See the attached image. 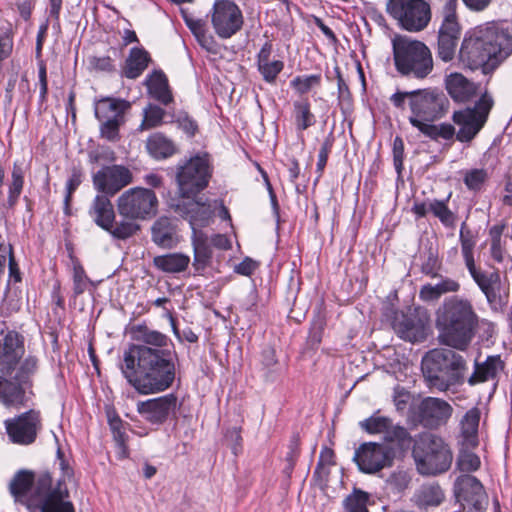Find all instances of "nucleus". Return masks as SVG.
<instances>
[{
	"label": "nucleus",
	"mask_w": 512,
	"mask_h": 512,
	"mask_svg": "<svg viewBox=\"0 0 512 512\" xmlns=\"http://www.w3.org/2000/svg\"><path fill=\"white\" fill-rule=\"evenodd\" d=\"M132 338L138 344H131L130 346H150L154 349H170V339L167 335L150 329L146 325H136L132 328Z\"/></svg>",
	"instance_id": "32"
},
{
	"label": "nucleus",
	"mask_w": 512,
	"mask_h": 512,
	"mask_svg": "<svg viewBox=\"0 0 512 512\" xmlns=\"http://www.w3.org/2000/svg\"><path fill=\"white\" fill-rule=\"evenodd\" d=\"M175 212L188 220L192 233L202 232L201 228L207 226L212 218L213 210L207 201L202 198L197 200L191 198H182L175 204Z\"/></svg>",
	"instance_id": "21"
},
{
	"label": "nucleus",
	"mask_w": 512,
	"mask_h": 512,
	"mask_svg": "<svg viewBox=\"0 0 512 512\" xmlns=\"http://www.w3.org/2000/svg\"><path fill=\"white\" fill-rule=\"evenodd\" d=\"M444 86L451 99L458 104L469 103L483 93L480 83L468 79L459 72L447 74L444 78Z\"/></svg>",
	"instance_id": "23"
},
{
	"label": "nucleus",
	"mask_w": 512,
	"mask_h": 512,
	"mask_svg": "<svg viewBox=\"0 0 512 512\" xmlns=\"http://www.w3.org/2000/svg\"><path fill=\"white\" fill-rule=\"evenodd\" d=\"M150 61L151 57L144 48H131L123 68V76L128 79L138 78L148 67Z\"/></svg>",
	"instance_id": "35"
},
{
	"label": "nucleus",
	"mask_w": 512,
	"mask_h": 512,
	"mask_svg": "<svg viewBox=\"0 0 512 512\" xmlns=\"http://www.w3.org/2000/svg\"><path fill=\"white\" fill-rule=\"evenodd\" d=\"M359 426L369 434H383L386 442H396L401 448H408L412 444V437L407 429L393 425L392 420L380 415L379 411L360 421Z\"/></svg>",
	"instance_id": "18"
},
{
	"label": "nucleus",
	"mask_w": 512,
	"mask_h": 512,
	"mask_svg": "<svg viewBox=\"0 0 512 512\" xmlns=\"http://www.w3.org/2000/svg\"><path fill=\"white\" fill-rule=\"evenodd\" d=\"M211 22L218 37L229 39L242 29L244 18L236 3L218 0L213 5Z\"/></svg>",
	"instance_id": "15"
},
{
	"label": "nucleus",
	"mask_w": 512,
	"mask_h": 512,
	"mask_svg": "<svg viewBox=\"0 0 512 512\" xmlns=\"http://www.w3.org/2000/svg\"><path fill=\"white\" fill-rule=\"evenodd\" d=\"M393 450L383 444L367 442L361 444L354 453L353 460L359 470L366 474H375L393 463Z\"/></svg>",
	"instance_id": "16"
},
{
	"label": "nucleus",
	"mask_w": 512,
	"mask_h": 512,
	"mask_svg": "<svg viewBox=\"0 0 512 512\" xmlns=\"http://www.w3.org/2000/svg\"><path fill=\"white\" fill-rule=\"evenodd\" d=\"M82 182V172L79 169H73L69 179L66 182V196L64 199L65 204V213L68 214V210L70 207V201L72 199V194L79 187Z\"/></svg>",
	"instance_id": "55"
},
{
	"label": "nucleus",
	"mask_w": 512,
	"mask_h": 512,
	"mask_svg": "<svg viewBox=\"0 0 512 512\" xmlns=\"http://www.w3.org/2000/svg\"><path fill=\"white\" fill-rule=\"evenodd\" d=\"M212 170L209 155H195L179 165L176 180L182 198H191L204 190L209 183Z\"/></svg>",
	"instance_id": "10"
},
{
	"label": "nucleus",
	"mask_w": 512,
	"mask_h": 512,
	"mask_svg": "<svg viewBox=\"0 0 512 512\" xmlns=\"http://www.w3.org/2000/svg\"><path fill=\"white\" fill-rule=\"evenodd\" d=\"M4 424L13 443L30 445L36 440L37 433L41 429L40 412L31 409L17 417L5 420Z\"/></svg>",
	"instance_id": "19"
},
{
	"label": "nucleus",
	"mask_w": 512,
	"mask_h": 512,
	"mask_svg": "<svg viewBox=\"0 0 512 512\" xmlns=\"http://www.w3.org/2000/svg\"><path fill=\"white\" fill-rule=\"evenodd\" d=\"M387 12L408 32L424 30L431 20V8L425 0H389Z\"/></svg>",
	"instance_id": "11"
},
{
	"label": "nucleus",
	"mask_w": 512,
	"mask_h": 512,
	"mask_svg": "<svg viewBox=\"0 0 512 512\" xmlns=\"http://www.w3.org/2000/svg\"><path fill=\"white\" fill-rule=\"evenodd\" d=\"M424 136L431 140L438 141L439 139L451 140L456 137L455 127L450 123L433 124L428 122L425 125H421L418 129Z\"/></svg>",
	"instance_id": "44"
},
{
	"label": "nucleus",
	"mask_w": 512,
	"mask_h": 512,
	"mask_svg": "<svg viewBox=\"0 0 512 512\" xmlns=\"http://www.w3.org/2000/svg\"><path fill=\"white\" fill-rule=\"evenodd\" d=\"M284 63L280 60H273L258 66V71L267 83H274L279 73L283 70Z\"/></svg>",
	"instance_id": "53"
},
{
	"label": "nucleus",
	"mask_w": 512,
	"mask_h": 512,
	"mask_svg": "<svg viewBox=\"0 0 512 512\" xmlns=\"http://www.w3.org/2000/svg\"><path fill=\"white\" fill-rule=\"evenodd\" d=\"M440 267L438 256L432 250H429L426 260L421 265V272L431 278H437V270Z\"/></svg>",
	"instance_id": "58"
},
{
	"label": "nucleus",
	"mask_w": 512,
	"mask_h": 512,
	"mask_svg": "<svg viewBox=\"0 0 512 512\" xmlns=\"http://www.w3.org/2000/svg\"><path fill=\"white\" fill-rule=\"evenodd\" d=\"M152 241L159 247L170 249L177 245L176 226L168 217H160L151 228Z\"/></svg>",
	"instance_id": "30"
},
{
	"label": "nucleus",
	"mask_w": 512,
	"mask_h": 512,
	"mask_svg": "<svg viewBox=\"0 0 512 512\" xmlns=\"http://www.w3.org/2000/svg\"><path fill=\"white\" fill-rule=\"evenodd\" d=\"M131 107L130 102L124 99L103 97L94 103V114L97 120H114L124 118V114Z\"/></svg>",
	"instance_id": "29"
},
{
	"label": "nucleus",
	"mask_w": 512,
	"mask_h": 512,
	"mask_svg": "<svg viewBox=\"0 0 512 512\" xmlns=\"http://www.w3.org/2000/svg\"><path fill=\"white\" fill-rule=\"evenodd\" d=\"M454 494L463 512H485L488 496L482 483L471 474H461L454 482Z\"/></svg>",
	"instance_id": "13"
},
{
	"label": "nucleus",
	"mask_w": 512,
	"mask_h": 512,
	"mask_svg": "<svg viewBox=\"0 0 512 512\" xmlns=\"http://www.w3.org/2000/svg\"><path fill=\"white\" fill-rule=\"evenodd\" d=\"M175 359L172 349L129 346L123 353L121 372L139 394L160 393L170 388L175 380Z\"/></svg>",
	"instance_id": "2"
},
{
	"label": "nucleus",
	"mask_w": 512,
	"mask_h": 512,
	"mask_svg": "<svg viewBox=\"0 0 512 512\" xmlns=\"http://www.w3.org/2000/svg\"><path fill=\"white\" fill-rule=\"evenodd\" d=\"M177 397L170 393L137 403L138 413L151 424H163L177 409Z\"/></svg>",
	"instance_id": "22"
},
{
	"label": "nucleus",
	"mask_w": 512,
	"mask_h": 512,
	"mask_svg": "<svg viewBox=\"0 0 512 512\" xmlns=\"http://www.w3.org/2000/svg\"><path fill=\"white\" fill-rule=\"evenodd\" d=\"M148 94L163 105L173 101V95L169 87L168 78L161 70H155L145 80Z\"/></svg>",
	"instance_id": "31"
},
{
	"label": "nucleus",
	"mask_w": 512,
	"mask_h": 512,
	"mask_svg": "<svg viewBox=\"0 0 512 512\" xmlns=\"http://www.w3.org/2000/svg\"><path fill=\"white\" fill-rule=\"evenodd\" d=\"M457 0H446L442 8V22L438 35L460 38L461 27L456 14Z\"/></svg>",
	"instance_id": "37"
},
{
	"label": "nucleus",
	"mask_w": 512,
	"mask_h": 512,
	"mask_svg": "<svg viewBox=\"0 0 512 512\" xmlns=\"http://www.w3.org/2000/svg\"><path fill=\"white\" fill-rule=\"evenodd\" d=\"M88 214L98 227L103 230L108 229L110 223L115 221V211L110 196L97 194L91 202Z\"/></svg>",
	"instance_id": "28"
},
{
	"label": "nucleus",
	"mask_w": 512,
	"mask_h": 512,
	"mask_svg": "<svg viewBox=\"0 0 512 512\" xmlns=\"http://www.w3.org/2000/svg\"><path fill=\"white\" fill-rule=\"evenodd\" d=\"M116 205L119 215L123 218L145 220L156 214L158 199L154 191L134 187L122 193Z\"/></svg>",
	"instance_id": "12"
},
{
	"label": "nucleus",
	"mask_w": 512,
	"mask_h": 512,
	"mask_svg": "<svg viewBox=\"0 0 512 512\" xmlns=\"http://www.w3.org/2000/svg\"><path fill=\"white\" fill-rule=\"evenodd\" d=\"M512 53V36L495 23L476 27L463 39L459 59L470 70L484 68L495 60L500 62Z\"/></svg>",
	"instance_id": "4"
},
{
	"label": "nucleus",
	"mask_w": 512,
	"mask_h": 512,
	"mask_svg": "<svg viewBox=\"0 0 512 512\" xmlns=\"http://www.w3.org/2000/svg\"><path fill=\"white\" fill-rule=\"evenodd\" d=\"M133 181L132 172L123 165H106L92 176V183L99 193L114 196Z\"/></svg>",
	"instance_id": "17"
},
{
	"label": "nucleus",
	"mask_w": 512,
	"mask_h": 512,
	"mask_svg": "<svg viewBox=\"0 0 512 512\" xmlns=\"http://www.w3.org/2000/svg\"><path fill=\"white\" fill-rule=\"evenodd\" d=\"M436 284L427 283L419 291V298L424 302L437 301L442 295L456 293L460 290V283L452 278L439 275Z\"/></svg>",
	"instance_id": "33"
},
{
	"label": "nucleus",
	"mask_w": 512,
	"mask_h": 512,
	"mask_svg": "<svg viewBox=\"0 0 512 512\" xmlns=\"http://www.w3.org/2000/svg\"><path fill=\"white\" fill-rule=\"evenodd\" d=\"M392 328L399 338L408 342H421L427 336L425 322L416 315L396 312Z\"/></svg>",
	"instance_id": "24"
},
{
	"label": "nucleus",
	"mask_w": 512,
	"mask_h": 512,
	"mask_svg": "<svg viewBox=\"0 0 512 512\" xmlns=\"http://www.w3.org/2000/svg\"><path fill=\"white\" fill-rule=\"evenodd\" d=\"M225 439L229 443L234 455H237L242 447V437L240 428L233 427L225 433Z\"/></svg>",
	"instance_id": "61"
},
{
	"label": "nucleus",
	"mask_w": 512,
	"mask_h": 512,
	"mask_svg": "<svg viewBox=\"0 0 512 512\" xmlns=\"http://www.w3.org/2000/svg\"><path fill=\"white\" fill-rule=\"evenodd\" d=\"M100 125V135L108 141H117L119 139V128L124 123V118L114 120H98Z\"/></svg>",
	"instance_id": "52"
},
{
	"label": "nucleus",
	"mask_w": 512,
	"mask_h": 512,
	"mask_svg": "<svg viewBox=\"0 0 512 512\" xmlns=\"http://www.w3.org/2000/svg\"><path fill=\"white\" fill-rule=\"evenodd\" d=\"M445 498L444 492L437 483L421 485L413 495V502L420 509L439 506Z\"/></svg>",
	"instance_id": "34"
},
{
	"label": "nucleus",
	"mask_w": 512,
	"mask_h": 512,
	"mask_svg": "<svg viewBox=\"0 0 512 512\" xmlns=\"http://www.w3.org/2000/svg\"><path fill=\"white\" fill-rule=\"evenodd\" d=\"M136 219H127L124 218L119 222L110 223L108 229L104 231L108 232L112 238L116 240H126L132 236H134L138 230H140V226L135 222Z\"/></svg>",
	"instance_id": "45"
},
{
	"label": "nucleus",
	"mask_w": 512,
	"mask_h": 512,
	"mask_svg": "<svg viewBox=\"0 0 512 512\" xmlns=\"http://www.w3.org/2000/svg\"><path fill=\"white\" fill-rule=\"evenodd\" d=\"M494 103L493 96L485 89L473 106L453 112L452 120L459 127L456 134L459 142L469 143L478 135L487 123Z\"/></svg>",
	"instance_id": "9"
},
{
	"label": "nucleus",
	"mask_w": 512,
	"mask_h": 512,
	"mask_svg": "<svg viewBox=\"0 0 512 512\" xmlns=\"http://www.w3.org/2000/svg\"><path fill=\"white\" fill-rule=\"evenodd\" d=\"M146 148L148 153L157 160L169 158L176 152L174 143L160 132L148 137Z\"/></svg>",
	"instance_id": "39"
},
{
	"label": "nucleus",
	"mask_w": 512,
	"mask_h": 512,
	"mask_svg": "<svg viewBox=\"0 0 512 512\" xmlns=\"http://www.w3.org/2000/svg\"><path fill=\"white\" fill-rule=\"evenodd\" d=\"M34 484V474L30 471L21 470L15 474L9 484L10 493L17 501L26 498Z\"/></svg>",
	"instance_id": "40"
},
{
	"label": "nucleus",
	"mask_w": 512,
	"mask_h": 512,
	"mask_svg": "<svg viewBox=\"0 0 512 512\" xmlns=\"http://www.w3.org/2000/svg\"><path fill=\"white\" fill-rule=\"evenodd\" d=\"M392 105L403 110L406 102L410 109L409 123L416 129L428 122L441 119L448 111L449 100L443 91L437 88H425L412 91L397 90L389 98Z\"/></svg>",
	"instance_id": "6"
},
{
	"label": "nucleus",
	"mask_w": 512,
	"mask_h": 512,
	"mask_svg": "<svg viewBox=\"0 0 512 512\" xmlns=\"http://www.w3.org/2000/svg\"><path fill=\"white\" fill-rule=\"evenodd\" d=\"M333 456L334 453L329 448H324L320 453L319 462L317 463V466L314 471V476H320L322 473L325 475L328 474V472L324 469V464L331 465L333 464Z\"/></svg>",
	"instance_id": "64"
},
{
	"label": "nucleus",
	"mask_w": 512,
	"mask_h": 512,
	"mask_svg": "<svg viewBox=\"0 0 512 512\" xmlns=\"http://www.w3.org/2000/svg\"><path fill=\"white\" fill-rule=\"evenodd\" d=\"M479 327V317L470 300L446 298L436 311L438 340L442 345L465 351Z\"/></svg>",
	"instance_id": "3"
},
{
	"label": "nucleus",
	"mask_w": 512,
	"mask_h": 512,
	"mask_svg": "<svg viewBox=\"0 0 512 512\" xmlns=\"http://www.w3.org/2000/svg\"><path fill=\"white\" fill-rule=\"evenodd\" d=\"M410 476L405 471H395L388 478L387 482L391 488L396 490L397 492H402L405 490L410 483Z\"/></svg>",
	"instance_id": "59"
},
{
	"label": "nucleus",
	"mask_w": 512,
	"mask_h": 512,
	"mask_svg": "<svg viewBox=\"0 0 512 512\" xmlns=\"http://www.w3.org/2000/svg\"><path fill=\"white\" fill-rule=\"evenodd\" d=\"M25 355V337L14 329L0 330V403L7 408L25 406L39 359Z\"/></svg>",
	"instance_id": "1"
},
{
	"label": "nucleus",
	"mask_w": 512,
	"mask_h": 512,
	"mask_svg": "<svg viewBox=\"0 0 512 512\" xmlns=\"http://www.w3.org/2000/svg\"><path fill=\"white\" fill-rule=\"evenodd\" d=\"M192 246L194 251L193 266L196 271L203 270L212 258L209 238L203 232H194L192 233Z\"/></svg>",
	"instance_id": "38"
},
{
	"label": "nucleus",
	"mask_w": 512,
	"mask_h": 512,
	"mask_svg": "<svg viewBox=\"0 0 512 512\" xmlns=\"http://www.w3.org/2000/svg\"><path fill=\"white\" fill-rule=\"evenodd\" d=\"M481 411L478 407L469 409L459 422L457 435L458 447H477L479 444L478 428Z\"/></svg>",
	"instance_id": "27"
},
{
	"label": "nucleus",
	"mask_w": 512,
	"mask_h": 512,
	"mask_svg": "<svg viewBox=\"0 0 512 512\" xmlns=\"http://www.w3.org/2000/svg\"><path fill=\"white\" fill-rule=\"evenodd\" d=\"M459 38L438 35V57L444 61H451L456 52Z\"/></svg>",
	"instance_id": "48"
},
{
	"label": "nucleus",
	"mask_w": 512,
	"mask_h": 512,
	"mask_svg": "<svg viewBox=\"0 0 512 512\" xmlns=\"http://www.w3.org/2000/svg\"><path fill=\"white\" fill-rule=\"evenodd\" d=\"M144 117L142 123L139 126V130H148L160 126L163 123L165 116V110L161 107L149 104L144 109Z\"/></svg>",
	"instance_id": "47"
},
{
	"label": "nucleus",
	"mask_w": 512,
	"mask_h": 512,
	"mask_svg": "<svg viewBox=\"0 0 512 512\" xmlns=\"http://www.w3.org/2000/svg\"><path fill=\"white\" fill-rule=\"evenodd\" d=\"M412 455L418 471L424 475L446 472L453 460L452 452L445 441L431 433H421L413 440Z\"/></svg>",
	"instance_id": "8"
},
{
	"label": "nucleus",
	"mask_w": 512,
	"mask_h": 512,
	"mask_svg": "<svg viewBox=\"0 0 512 512\" xmlns=\"http://www.w3.org/2000/svg\"><path fill=\"white\" fill-rule=\"evenodd\" d=\"M471 277L485 295L490 305H498L502 303L501 297V278L498 271L484 272L476 268V265L467 267Z\"/></svg>",
	"instance_id": "25"
},
{
	"label": "nucleus",
	"mask_w": 512,
	"mask_h": 512,
	"mask_svg": "<svg viewBox=\"0 0 512 512\" xmlns=\"http://www.w3.org/2000/svg\"><path fill=\"white\" fill-rule=\"evenodd\" d=\"M460 243H461V251L462 255L465 261L466 267L472 266L475 264L474 256H473V249L475 246V239L472 231L469 233H466L464 237L459 236Z\"/></svg>",
	"instance_id": "54"
},
{
	"label": "nucleus",
	"mask_w": 512,
	"mask_h": 512,
	"mask_svg": "<svg viewBox=\"0 0 512 512\" xmlns=\"http://www.w3.org/2000/svg\"><path fill=\"white\" fill-rule=\"evenodd\" d=\"M404 159V142L401 137L397 136L393 142V162L398 173H401Z\"/></svg>",
	"instance_id": "62"
},
{
	"label": "nucleus",
	"mask_w": 512,
	"mask_h": 512,
	"mask_svg": "<svg viewBox=\"0 0 512 512\" xmlns=\"http://www.w3.org/2000/svg\"><path fill=\"white\" fill-rule=\"evenodd\" d=\"M91 283L90 279L86 275L83 266L79 262H75L73 265V293L74 296L83 294L88 284Z\"/></svg>",
	"instance_id": "51"
},
{
	"label": "nucleus",
	"mask_w": 512,
	"mask_h": 512,
	"mask_svg": "<svg viewBox=\"0 0 512 512\" xmlns=\"http://www.w3.org/2000/svg\"><path fill=\"white\" fill-rule=\"evenodd\" d=\"M453 348H435L422 358V372L428 385L440 392L462 385L467 371L466 359Z\"/></svg>",
	"instance_id": "5"
},
{
	"label": "nucleus",
	"mask_w": 512,
	"mask_h": 512,
	"mask_svg": "<svg viewBox=\"0 0 512 512\" xmlns=\"http://www.w3.org/2000/svg\"><path fill=\"white\" fill-rule=\"evenodd\" d=\"M368 494L361 490H354L344 500V506L347 512H368L367 509Z\"/></svg>",
	"instance_id": "49"
},
{
	"label": "nucleus",
	"mask_w": 512,
	"mask_h": 512,
	"mask_svg": "<svg viewBox=\"0 0 512 512\" xmlns=\"http://www.w3.org/2000/svg\"><path fill=\"white\" fill-rule=\"evenodd\" d=\"M294 119L297 131H304L316 123L315 115L311 112L308 99L295 101L293 104Z\"/></svg>",
	"instance_id": "41"
},
{
	"label": "nucleus",
	"mask_w": 512,
	"mask_h": 512,
	"mask_svg": "<svg viewBox=\"0 0 512 512\" xmlns=\"http://www.w3.org/2000/svg\"><path fill=\"white\" fill-rule=\"evenodd\" d=\"M505 368V362L500 355H490L483 362L474 361V370L467 378L469 386L494 381L497 384L501 372Z\"/></svg>",
	"instance_id": "26"
},
{
	"label": "nucleus",
	"mask_w": 512,
	"mask_h": 512,
	"mask_svg": "<svg viewBox=\"0 0 512 512\" xmlns=\"http://www.w3.org/2000/svg\"><path fill=\"white\" fill-rule=\"evenodd\" d=\"M410 398V392L407 391L404 387L396 386L394 388L393 402L397 411L403 412L406 409L407 404L410 401Z\"/></svg>",
	"instance_id": "60"
},
{
	"label": "nucleus",
	"mask_w": 512,
	"mask_h": 512,
	"mask_svg": "<svg viewBox=\"0 0 512 512\" xmlns=\"http://www.w3.org/2000/svg\"><path fill=\"white\" fill-rule=\"evenodd\" d=\"M190 264V257L183 253H168L155 256L153 265L160 271L169 274L184 272Z\"/></svg>",
	"instance_id": "36"
},
{
	"label": "nucleus",
	"mask_w": 512,
	"mask_h": 512,
	"mask_svg": "<svg viewBox=\"0 0 512 512\" xmlns=\"http://www.w3.org/2000/svg\"><path fill=\"white\" fill-rule=\"evenodd\" d=\"M333 143H334V137H333V134L330 133L326 137V139L323 141L321 148L319 150V154H318L316 170L320 175L323 173L324 168L327 164L328 157L331 152Z\"/></svg>",
	"instance_id": "57"
},
{
	"label": "nucleus",
	"mask_w": 512,
	"mask_h": 512,
	"mask_svg": "<svg viewBox=\"0 0 512 512\" xmlns=\"http://www.w3.org/2000/svg\"><path fill=\"white\" fill-rule=\"evenodd\" d=\"M475 448L476 447H459L456 466L463 474H471L477 471L481 466L479 456L473 452Z\"/></svg>",
	"instance_id": "43"
},
{
	"label": "nucleus",
	"mask_w": 512,
	"mask_h": 512,
	"mask_svg": "<svg viewBox=\"0 0 512 512\" xmlns=\"http://www.w3.org/2000/svg\"><path fill=\"white\" fill-rule=\"evenodd\" d=\"M429 212L437 217L444 226H455L456 215L448 208L446 200H432L429 203Z\"/></svg>",
	"instance_id": "46"
},
{
	"label": "nucleus",
	"mask_w": 512,
	"mask_h": 512,
	"mask_svg": "<svg viewBox=\"0 0 512 512\" xmlns=\"http://www.w3.org/2000/svg\"><path fill=\"white\" fill-rule=\"evenodd\" d=\"M51 478L43 475L38 478L35 493L40 497L41 512H74L73 504L68 500L69 492L64 483L58 482L51 487Z\"/></svg>",
	"instance_id": "14"
},
{
	"label": "nucleus",
	"mask_w": 512,
	"mask_h": 512,
	"mask_svg": "<svg viewBox=\"0 0 512 512\" xmlns=\"http://www.w3.org/2000/svg\"><path fill=\"white\" fill-rule=\"evenodd\" d=\"M24 186V171L22 165L19 162H14L11 181L8 185V197L7 205L9 208H14L18 202V199L22 193Z\"/></svg>",
	"instance_id": "42"
},
{
	"label": "nucleus",
	"mask_w": 512,
	"mask_h": 512,
	"mask_svg": "<svg viewBox=\"0 0 512 512\" xmlns=\"http://www.w3.org/2000/svg\"><path fill=\"white\" fill-rule=\"evenodd\" d=\"M453 407L445 400L426 397L418 405L417 421L425 428L437 429L451 418Z\"/></svg>",
	"instance_id": "20"
},
{
	"label": "nucleus",
	"mask_w": 512,
	"mask_h": 512,
	"mask_svg": "<svg viewBox=\"0 0 512 512\" xmlns=\"http://www.w3.org/2000/svg\"><path fill=\"white\" fill-rule=\"evenodd\" d=\"M90 65L98 71L111 72L115 66L113 60L109 56H93L90 58Z\"/></svg>",
	"instance_id": "63"
},
{
	"label": "nucleus",
	"mask_w": 512,
	"mask_h": 512,
	"mask_svg": "<svg viewBox=\"0 0 512 512\" xmlns=\"http://www.w3.org/2000/svg\"><path fill=\"white\" fill-rule=\"evenodd\" d=\"M486 179L487 173L485 170L473 169L466 173L464 183L470 190L478 191L481 189Z\"/></svg>",
	"instance_id": "56"
},
{
	"label": "nucleus",
	"mask_w": 512,
	"mask_h": 512,
	"mask_svg": "<svg viewBox=\"0 0 512 512\" xmlns=\"http://www.w3.org/2000/svg\"><path fill=\"white\" fill-rule=\"evenodd\" d=\"M392 48L395 68L401 75L424 79L432 72V54L423 42L397 36Z\"/></svg>",
	"instance_id": "7"
},
{
	"label": "nucleus",
	"mask_w": 512,
	"mask_h": 512,
	"mask_svg": "<svg viewBox=\"0 0 512 512\" xmlns=\"http://www.w3.org/2000/svg\"><path fill=\"white\" fill-rule=\"evenodd\" d=\"M321 82L320 74L297 76L291 82L290 85L299 94H305L309 92L314 86H318Z\"/></svg>",
	"instance_id": "50"
}]
</instances>
